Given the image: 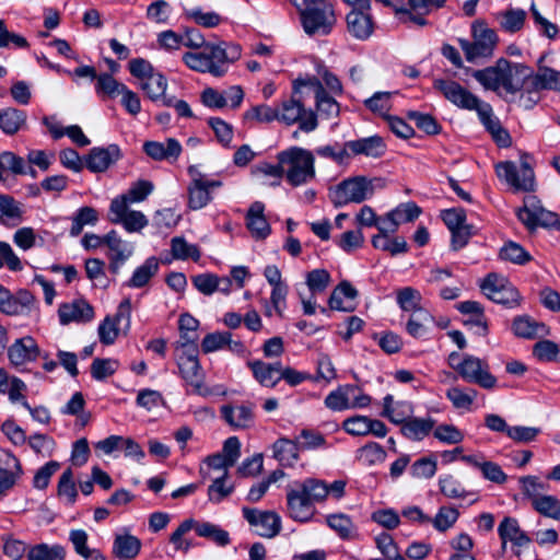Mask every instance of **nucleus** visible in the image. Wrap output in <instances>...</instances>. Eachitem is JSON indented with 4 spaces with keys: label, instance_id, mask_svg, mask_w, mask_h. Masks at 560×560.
<instances>
[{
    "label": "nucleus",
    "instance_id": "nucleus-1",
    "mask_svg": "<svg viewBox=\"0 0 560 560\" xmlns=\"http://www.w3.org/2000/svg\"><path fill=\"white\" fill-rule=\"evenodd\" d=\"M471 74L486 90L498 92L502 89L506 94L512 95L523 91L520 100L524 102V105L528 104L532 69L524 63L500 58L494 66L472 70Z\"/></svg>",
    "mask_w": 560,
    "mask_h": 560
},
{
    "label": "nucleus",
    "instance_id": "nucleus-2",
    "mask_svg": "<svg viewBox=\"0 0 560 560\" xmlns=\"http://www.w3.org/2000/svg\"><path fill=\"white\" fill-rule=\"evenodd\" d=\"M285 497L288 515L296 522H308L315 514V504L327 499L326 482L316 478L295 481L287 488Z\"/></svg>",
    "mask_w": 560,
    "mask_h": 560
},
{
    "label": "nucleus",
    "instance_id": "nucleus-3",
    "mask_svg": "<svg viewBox=\"0 0 560 560\" xmlns=\"http://www.w3.org/2000/svg\"><path fill=\"white\" fill-rule=\"evenodd\" d=\"M283 166L285 180L293 187L306 185L315 178L314 154L301 147H291L277 154Z\"/></svg>",
    "mask_w": 560,
    "mask_h": 560
},
{
    "label": "nucleus",
    "instance_id": "nucleus-4",
    "mask_svg": "<svg viewBox=\"0 0 560 560\" xmlns=\"http://www.w3.org/2000/svg\"><path fill=\"white\" fill-rule=\"evenodd\" d=\"M447 362L464 381L488 390L497 387L498 380L490 372L489 363L486 360L467 353L460 357L458 352H452Z\"/></svg>",
    "mask_w": 560,
    "mask_h": 560
},
{
    "label": "nucleus",
    "instance_id": "nucleus-5",
    "mask_svg": "<svg viewBox=\"0 0 560 560\" xmlns=\"http://www.w3.org/2000/svg\"><path fill=\"white\" fill-rule=\"evenodd\" d=\"M499 38L494 30L482 21L471 24V40L459 38L458 44L468 62H477L493 56Z\"/></svg>",
    "mask_w": 560,
    "mask_h": 560
},
{
    "label": "nucleus",
    "instance_id": "nucleus-6",
    "mask_svg": "<svg viewBox=\"0 0 560 560\" xmlns=\"http://www.w3.org/2000/svg\"><path fill=\"white\" fill-rule=\"evenodd\" d=\"M378 178L354 176L342 180L330 190V199L335 207H343L348 203H361L374 194V183Z\"/></svg>",
    "mask_w": 560,
    "mask_h": 560
},
{
    "label": "nucleus",
    "instance_id": "nucleus-7",
    "mask_svg": "<svg viewBox=\"0 0 560 560\" xmlns=\"http://www.w3.org/2000/svg\"><path fill=\"white\" fill-rule=\"evenodd\" d=\"M303 30L311 36L328 35L336 24L332 7L325 0H315L300 18Z\"/></svg>",
    "mask_w": 560,
    "mask_h": 560
},
{
    "label": "nucleus",
    "instance_id": "nucleus-8",
    "mask_svg": "<svg viewBox=\"0 0 560 560\" xmlns=\"http://www.w3.org/2000/svg\"><path fill=\"white\" fill-rule=\"evenodd\" d=\"M518 220L529 231L541 228H559L560 220L557 213L545 209L536 196L524 198V206L516 212Z\"/></svg>",
    "mask_w": 560,
    "mask_h": 560
},
{
    "label": "nucleus",
    "instance_id": "nucleus-9",
    "mask_svg": "<svg viewBox=\"0 0 560 560\" xmlns=\"http://www.w3.org/2000/svg\"><path fill=\"white\" fill-rule=\"evenodd\" d=\"M527 155L521 159L520 168L514 162L506 161L497 164V175L501 180L520 191L535 190V174L527 161Z\"/></svg>",
    "mask_w": 560,
    "mask_h": 560
},
{
    "label": "nucleus",
    "instance_id": "nucleus-10",
    "mask_svg": "<svg viewBox=\"0 0 560 560\" xmlns=\"http://www.w3.org/2000/svg\"><path fill=\"white\" fill-rule=\"evenodd\" d=\"M278 120L289 126L299 124L300 129L305 132H311L318 126L315 112L306 109L302 97L293 93L289 100L282 102Z\"/></svg>",
    "mask_w": 560,
    "mask_h": 560
},
{
    "label": "nucleus",
    "instance_id": "nucleus-11",
    "mask_svg": "<svg viewBox=\"0 0 560 560\" xmlns=\"http://www.w3.org/2000/svg\"><path fill=\"white\" fill-rule=\"evenodd\" d=\"M480 288L485 295L495 303L510 307L518 304V291L505 278L497 273L488 275Z\"/></svg>",
    "mask_w": 560,
    "mask_h": 560
},
{
    "label": "nucleus",
    "instance_id": "nucleus-12",
    "mask_svg": "<svg viewBox=\"0 0 560 560\" xmlns=\"http://www.w3.org/2000/svg\"><path fill=\"white\" fill-rule=\"evenodd\" d=\"M242 513L256 534L261 537L273 538L281 530V517L273 511H261L244 506Z\"/></svg>",
    "mask_w": 560,
    "mask_h": 560
},
{
    "label": "nucleus",
    "instance_id": "nucleus-13",
    "mask_svg": "<svg viewBox=\"0 0 560 560\" xmlns=\"http://www.w3.org/2000/svg\"><path fill=\"white\" fill-rule=\"evenodd\" d=\"M177 365L185 382L198 395H207L209 390L205 387V374L198 360V352L177 353Z\"/></svg>",
    "mask_w": 560,
    "mask_h": 560
},
{
    "label": "nucleus",
    "instance_id": "nucleus-14",
    "mask_svg": "<svg viewBox=\"0 0 560 560\" xmlns=\"http://www.w3.org/2000/svg\"><path fill=\"white\" fill-rule=\"evenodd\" d=\"M433 88L452 104L464 109L475 110L482 102L455 81L435 79Z\"/></svg>",
    "mask_w": 560,
    "mask_h": 560
},
{
    "label": "nucleus",
    "instance_id": "nucleus-15",
    "mask_svg": "<svg viewBox=\"0 0 560 560\" xmlns=\"http://www.w3.org/2000/svg\"><path fill=\"white\" fill-rule=\"evenodd\" d=\"M542 90L560 91V71L546 66H539L537 72L532 70L528 104H525V108H532L539 101L538 93Z\"/></svg>",
    "mask_w": 560,
    "mask_h": 560
},
{
    "label": "nucleus",
    "instance_id": "nucleus-16",
    "mask_svg": "<svg viewBox=\"0 0 560 560\" xmlns=\"http://www.w3.org/2000/svg\"><path fill=\"white\" fill-rule=\"evenodd\" d=\"M109 220L121 223L128 232H138L148 224V219L141 211L128 210L124 200H112Z\"/></svg>",
    "mask_w": 560,
    "mask_h": 560
},
{
    "label": "nucleus",
    "instance_id": "nucleus-17",
    "mask_svg": "<svg viewBox=\"0 0 560 560\" xmlns=\"http://www.w3.org/2000/svg\"><path fill=\"white\" fill-rule=\"evenodd\" d=\"M104 244L108 247L109 270L117 275L122 265L132 256V244L121 240L116 231H110L104 236Z\"/></svg>",
    "mask_w": 560,
    "mask_h": 560
},
{
    "label": "nucleus",
    "instance_id": "nucleus-18",
    "mask_svg": "<svg viewBox=\"0 0 560 560\" xmlns=\"http://www.w3.org/2000/svg\"><path fill=\"white\" fill-rule=\"evenodd\" d=\"M59 320L61 325L70 323L84 324L94 318L93 306L84 299H75L68 303H62L58 308Z\"/></svg>",
    "mask_w": 560,
    "mask_h": 560
},
{
    "label": "nucleus",
    "instance_id": "nucleus-19",
    "mask_svg": "<svg viewBox=\"0 0 560 560\" xmlns=\"http://www.w3.org/2000/svg\"><path fill=\"white\" fill-rule=\"evenodd\" d=\"M120 158L121 151L117 144H109L106 148H93L86 155L85 165L93 173H102Z\"/></svg>",
    "mask_w": 560,
    "mask_h": 560
},
{
    "label": "nucleus",
    "instance_id": "nucleus-20",
    "mask_svg": "<svg viewBox=\"0 0 560 560\" xmlns=\"http://www.w3.org/2000/svg\"><path fill=\"white\" fill-rule=\"evenodd\" d=\"M486 129L491 133L493 140L500 147H508L511 143L509 132L501 126L499 119L493 115L490 104L481 102L475 109Z\"/></svg>",
    "mask_w": 560,
    "mask_h": 560
},
{
    "label": "nucleus",
    "instance_id": "nucleus-21",
    "mask_svg": "<svg viewBox=\"0 0 560 560\" xmlns=\"http://www.w3.org/2000/svg\"><path fill=\"white\" fill-rule=\"evenodd\" d=\"M203 48L209 60L213 65L221 66L223 69V75L228 71V65L238 60L241 57V47L237 44H206Z\"/></svg>",
    "mask_w": 560,
    "mask_h": 560
},
{
    "label": "nucleus",
    "instance_id": "nucleus-22",
    "mask_svg": "<svg viewBox=\"0 0 560 560\" xmlns=\"http://www.w3.org/2000/svg\"><path fill=\"white\" fill-rule=\"evenodd\" d=\"M265 205L260 201H255L250 205L246 214V226L252 236L256 240L266 238L270 232V225L264 215Z\"/></svg>",
    "mask_w": 560,
    "mask_h": 560
},
{
    "label": "nucleus",
    "instance_id": "nucleus-23",
    "mask_svg": "<svg viewBox=\"0 0 560 560\" xmlns=\"http://www.w3.org/2000/svg\"><path fill=\"white\" fill-rule=\"evenodd\" d=\"M366 10H355L347 14V28L351 36L357 39H368L374 30V23Z\"/></svg>",
    "mask_w": 560,
    "mask_h": 560
},
{
    "label": "nucleus",
    "instance_id": "nucleus-24",
    "mask_svg": "<svg viewBox=\"0 0 560 560\" xmlns=\"http://www.w3.org/2000/svg\"><path fill=\"white\" fill-rule=\"evenodd\" d=\"M39 355V348L32 337H24L14 341L8 350V357L12 364L21 365L34 361Z\"/></svg>",
    "mask_w": 560,
    "mask_h": 560
},
{
    "label": "nucleus",
    "instance_id": "nucleus-25",
    "mask_svg": "<svg viewBox=\"0 0 560 560\" xmlns=\"http://www.w3.org/2000/svg\"><path fill=\"white\" fill-rule=\"evenodd\" d=\"M255 380L262 386L275 387L281 380V363H267L260 360L248 362Z\"/></svg>",
    "mask_w": 560,
    "mask_h": 560
},
{
    "label": "nucleus",
    "instance_id": "nucleus-26",
    "mask_svg": "<svg viewBox=\"0 0 560 560\" xmlns=\"http://www.w3.org/2000/svg\"><path fill=\"white\" fill-rule=\"evenodd\" d=\"M143 150L151 159L162 161L177 159L182 152V145L176 139L170 138L166 142L147 141Z\"/></svg>",
    "mask_w": 560,
    "mask_h": 560
},
{
    "label": "nucleus",
    "instance_id": "nucleus-27",
    "mask_svg": "<svg viewBox=\"0 0 560 560\" xmlns=\"http://www.w3.org/2000/svg\"><path fill=\"white\" fill-rule=\"evenodd\" d=\"M27 115L15 107L0 109V129L7 136L16 135L26 127Z\"/></svg>",
    "mask_w": 560,
    "mask_h": 560
},
{
    "label": "nucleus",
    "instance_id": "nucleus-28",
    "mask_svg": "<svg viewBox=\"0 0 560 560\" xmlns=\"http://www.w3.org/2000/svg\"><path fill=\"white\" fill-rule=\"evenodd\" d=\"M346 147L349 148L353 154H363L370 158H380L386 150L384 140L378 136L348 141L346 142Z\"/></svg>",
    "mask_w": 560,
    "mask_h": 560
},
{
    "label": "nucleus",
    "instance_id": "nucleus-29",
    "mask_svg": "<svg viewBox=\"0 0 560 560\" xmlns=\"http://www.w3.org/2000/svg\"><path fill=\"white\" fill-rule=\"evenodd\" d=\"M221 413L224 420L234 428L245 429L253 422V408L246 405L235 407L222 406Z\"/></svg>",
    "mask_w": 560,
    "mask_h": 560
},
{
    "label": "nucleus",
    "instance_id": "nucleus-30",
    "mask_svg": "<svg viewBox=\"0 0 560 560\" xmlns=\"http://www.w3.org/2000/svg\"><path fill=\"white\" fill-rule=\"evenodd\" d=\"M141 549V541L132 535H117L114 540L113 553L119 560H131Z\"/></svg>",
    "mask_w": 560,
    "mask_h": 560
},
{
    "label": "nucleus",
    "instance_id": "nucleus-31",
    "mask_svg": "<svg viewBox=\"0 0 560 560\" xmlns=\"http://www.w3.org/2000/svg\"><path fill=\"white\" fill-rule=\"evenodd\" d=\"M184 62L192 70L199 72H209L212 75L220 78L223 75V69L219 65H213L205 50L199 52H186L183 57Z\"/></svg>",
    "mask_w": 560,
    "mask_h": 560
},
{
    "label": "nucleus",
    "instance_id": "nucleus-32",
    "mask_svg": "<svg viewBox=\"0 0 560 560\" xmlns=\"http://www.w3.org/2000/svg\"><path fill=\"white\" fill-rule=\"evenodd\" d=\"M211 195L203 184V176L194 177L188 186V207L191 210H199L211 201Z\"/></svg>",
    "mask_w": 560,
    "mask_h": 560
},
{
    "label": "nucleus",
    "instance_id": "nucleus-33",
    "mask_svg": "<svg viewBox=\"0 0 560 560\" xmlns=\"http://www.w3.org/2000/svg\"><path fill=\"white\" fill-rule=\"evenodd\" d=\"M299 450L296 442L285 438L278 439L272 445L273 457L281 465H293L299 459Z\"/></svg>",
    "mask_w": 560,
    "mask_h": 560
},
{
    "label": "nucleus",
    "instance_id": "nucleus-34",
    "mask_svg": "<svg viewBox=\"0 0 560 560\" xmlns=\"http://www.w3.org/2000/svg\"><path fill=\"white\" fill-rule=\"evenodd\" d=\"M435 421L432 418H410L401 427V433L411 440H422L433 429Z\"/></svg>",
    "mask_w": 560,
    "mask_h": 560
},
{
    "label": "nucleus",
    "instance_id": "nucleus-35",
    "mask_svg": "<svg viewBox=\"0 0 560 560\" xmlns=\"http://www.w3.org/2000/svg\"><path fill=\"white\" fill-rule=\"evenodd\" d=\"M432 323L433 316L428 310H418L415 313H410L406 330L411 337L421 338L428 332L429 326Z\"/></svg>",
    "mask_w": 560,
    "mask_h": 560
},
{
    "label": "nucleus",
    "instance_id": "nucleus-36",
    "mask_svg": "<svg viewBox=\"0 0 560 560\" xmlns=\"http://www.w3.org/2000/svg\"><path fill=\"white\" fill-rule=\"evenodd\" d=\"M326 523L341 539H352L357 536L355 525L347 514H329Z\"/></svg>",
    "mask_w": 560,
    "mask_h": 560
},
{
    "label": "nucleus",
    "instance_id": "nucleus-37",
    "mask_svg": "<svg viewBox=\"0 0 560 560\" xmlns=\"http://www.w3.org/2000/svg\"><path fill=\"white\" fill-rule=\"evenodd\" d=\"M159 270V260L155 257H149L143 265L139 266L132 277L126 283L129 288H142Z\"/></svg>",
    "mask_w": 560,
    "mask_h": 560
},
{
    "label": "nucleus",
    "instance_id": "nucleus-38",
    "mask_svg": "<svg viewBox=\"0 0 560 560\" xmlns=\"http://www.w3.org/2000/svg\"><path fill=\"white\" fill-rule=\"evenodd\" d=\"M194 529L196 530L198 536L205 537L215 542L218 546L224 547L230 544L229 533L215 524L208 522H195Z\"/></svg>",
    "mask_w": 560,
    "mask_h": 560
},
{
    "label": "nucleus",
    "instance_id": "nucleus-39",
    "mask_svg": "<svg viewBox=\"0 0 560 560\" xmlns=\"http://www.w3.org/2000/svg\"><path fill=\"white\" fill-rule=\"evenodd\" d=\"M141 90L152 101H159L164 96L167 89V80L160 72H153L140 83Z\"/></svg>",
    "mask_w": 560,
    "mask_h": 560
},
{
    "label": "nucleus",
    "instance_id": "nucleus-40",
    "mask_svg": "<svg viewBox=\"0 0 560 560\" xmlns=\"http://www.w3.org/2000/svg\"><path fill=\"white\" fill-rule=\"evenodd\" d=\"M10 172L13 175H24L27 173L26 163L23 158L11 151L0 153V182H3L4 173Z\"/></svg>",
    "mask_w": 560,
    "mask_h": 560
},
{
    "label": "nucleus",
    "instance_id": "nucleus-41",
    "mask_svg": "<svg viewBox=\"0 0 560 560\" xmlns=\"http://www.w3.org/2000/svg\"><path fill=\"white\" fill-rule=\"evenodd\" d=\"M545 329L544 324L533 320L528 316H518L512 324L513 332L521 338L534 339Z\"/></svg>",
    "mask_w": 560,
    "mask_h": 560
},
{
    "label": "nucleus",
    "instance_id": "nucleus-42",
    "mask_svg": "<svg viewBox=\"0 0 560 560\" xmlns=\"http://www.w3.org/2000/svg\"><path fill=\"white\" fill-rule=\"evenodd\" d=\"M532 505L542 516L560 521V500L553 495L535 497Z\"/></svg>",
    "mask_w": 560,
    "mask_h": 560
},
{
    "label": "nucleus",
    "instance_id": "nucleus-43",
    "mask_svg": "<svg viewBox=\"0 0 560 560\" xmlns=\"http://www.w3.org/2000/svg\"><path fill=\"white\" fill-rule=\"evenodd\" d=\"M445 395L455 409L469 410L477 397V390L474 388L465 390L459 386H453L446 390Z\"/></svg>",
    "mask_w": 560,
    "mask_h": 560
},
{
    "label": "nucleus",
    "instance_id": "nucleus-44",
    "mask_svg": "<svg viewBox=\"0 0 560 560\" xmlns=\"http://www.w3.org/2000/svg\"><path fill=\"white\" fill-rule=\"evenodd\" d=\"M98 221V213L92 207L80 208L72 219V225L70 229L71 236H78L85 225H95Z\"/></svg>",
    "mask_w": 560,
    "mask_h": 560
},
{
    "label": "nucleus",
    "instance_id": "nucleus-45",
    "mask_svg": "<svg viewBox=\"0 0 560 560\" xmlns=\"http://www.w3.org/2000/svg\"><path fill=\"white\" fill-rule=\"evenodd\" d=\"M153 184L145 179L133 183L128 191L114 200H124L126 205L143 201L152 191Z\"/></svg>",
    "mask_w": 560,
    "mask_h": 560
},
{
    "label": "nucleus",
    "instance_id": "nucleus-46",
    "mask_svg": "<svg viewBox=\"0 0 560 560\" xmlns=\"http://www.w3.org/2000/svg\"><path fill=\"white\" fill-rule=\"evenodd\" d=\"M0 214L1 222L5 225H10L9 220L21 221L23 217V210L20 203L10 195H0Z\"/></svg>",
    "mask_w": 560,
    "mask_h": 560
},
{
    "label": "nucleus",
    "instance_id": "nucleus-47",
    "mask_svg": "<svg viewBox=\"0 0 560 560\" xmlns=\"http://www.w3.org/2000/svg\"><path fill=\"white\" fill-rule=\"evenodd\" d=\"M372 245L374 248L388 252L393 256L404 254L408 250V244L404 237L389 238V236H373Z\"/></svg>",
    "mask_w": 560,
    "mask_h": 560
},
{
    "label": "nucleus",
    "instance_id": "nucleus-48",
    "mask_svg": "<svg viewBox=\"0 0 560 560\" xmlns=\"http://www.w3.org/2000/svg\"><path fill=\"white\" fill-rule=\"evenodd\" d=\"M316 101V116L319 115L322 118L331 119L339 115L340 107L338 102L328 95L326 91L320 95L315 96Z\"/></svg>",
    "mask_w": 560,
    "mask_h": 560
},
{
    "label": "nucleus",
    "instance_id": "nucleus-49",
    "mask_svg": "<svg viewBox=\"0 0 560 560\" xmlns=\"http://www.w3.org/2000/svg\"><path fill=\"white\" fill-rule=\"evenodd\" d=\"M420 292L411 287H406L397 293V303L405 312L415 313L418 310H424L420 306Z\"/></svg>",
    "mask_w": 560,
    "mask_h": 560
},
{
    "label": "nucleus",
    "instance_id": "nucleus-50",
    "mask_svg": "<svg viewBox=\"0 0 560 560\" xmlns=\"http://www.w3.org/2000/svg\"><path fill=\"white\" fill-rule=\"evenodd\" d=\"M459 517V512L457 509L453 506H441L430 522L433 524L434 528L439 532H446L457 522Z\"/></svg>",
    "mask_w": 560,
    "mask_h": 560
},
{
    "label": "nucleus",
    "instance_id": "nucleus-51",
    "mask_svg": "<svg viewBox=\"0 0 560 560\" xmlns=\"http://www.w3.org/2000/svg\"><path fill=\"white\" fill-rule=\"evenodd\" d=\"M125 88V84L118 82L113 78V75L108 73H102L96 78L95 90L100 95H106L113 98L117 95H120L122 89Z\"/></svg>",
    "mask_w": 560,
    "mask_h": 560
},
{
    "label": "nucleus",
    "instance_id": "nucleus-52",
    "mask_svg": "<svg viewBox=\"0 0 560 560\" xmlns=\"http://www.w3.org/2000/svg\"><path fill=\"white\" fill-rule=\"evenodd\" d=\"M229 476V471H224V475H219L213 478L212 483L208 488V498L210 501L219 503L233 492V485H226L225 480Z\"/></svg>",
    "mask_w": 560,
    "mask_h": 560
},
{
    "label": "nucleus",
    "instance_id": "nucleus-53",
    "mask_svg": "<svg viewBox=\"0 0 560 560\" xmlns=\"http://www.w3.org/2000/svg\"><path fill=\"white\" fill-rule=\"evenodd\" d=\"M393 93L392 92H376L374 93L370 98H366L364 101V105L366 108H369L372 113L378 114L386 118L387 113L392 108L390 98Z\"/></svg>",
    "mask_w": 560,
    "mask_h": 560
},
{
    "label": "nucleus",
    "instance_id": "nucleus-54",
    "mask_svg": "<svg viewBox=\"0 0 560 560\" xmlns=\"http://www.w3.org/2000/svg\"><path fill=\"white\" fill-rule=\"evenodd\" d=\"M119 368V362L115 359L96 358L91 364V375L96 381H103L113 375Z\"/></svg>",
    "mask_w": 560,
    "mask_h": 560
},
{
    "label": "nucleus",
    "instance_id": "nucleus-55",
    "mask_svg": "<svg viewBox=\"0 0 560 560\" xmlns=\"http://www.w3.org/2000/svg\"><path fill=\"white\" fill-rule=\"evenodd\" d=\"M34 296L27 290H21L16 295L11 294L9 315H23L30 312Z\"/></svg>",
    "mask_w": 560,
    "mask_h": 560
},
{
    "label": "nucleus",
    "instance_id": "nucleus-56",
    "mask_svg": "<svg viewBox=\"0 0 560 560\" xmlns=\"http://www.w3.org/2000/svg\"><path fill=\"white\" fill-rule=\"evenodd\" d=\"M352 389L348 386H339L336 390L329 393L325 398V406L332 411H342L351 408V402L347 400V395Z\"/></svg>",
    "mask_w": 560,
    "mask_h": 560
},
{
    "label": "nucleus",
    "instance_id": "nucleus-57",
    "mask_svg": "<svg viewBox=\"0 0 560 560\" xmlns=\"http://www.w3.org/2000/svg\"><path fill=\"white\" fill-rule=\"evenodd\" d=\"M526 12L522 9H511L502 13L501 27L509 33L518 32L525 22Z\"/></svg>",
    "mask_w": 560,
    "mask_h": 560
},
{
    "label": "nucleus",
    "instance_id": "nucleus-58",
    "mask_svg": "<svg viewBox=\"0 0 560 560\" xmlns=\"http://www.w3.org/2000/svg\"><path fill=\"white\" fill-rule=\"evenodd\" d=\"M503 260L523 265L530 260V255L517 243L509 242L500 250Z\"/></svg>",
    "mask_w": 560,
    "mask_h": 560
},
{
    "label": "nucleus",
    "instance_id": "nucleus-59",
    "mask_svg": "<svg viewBox=\"0 0 560 560\" xmlns=\"http://www.w3.org/2000/svg\"><path fill=\"white\" fill-rule=\"evenodd\" d=\"M385 457L386 453L384 448L375 442L368 443L358 450V458L369 466L384 462Z\"/></svg>",
    "mask_w": 560,
    "mask_h": 560
},
{
    "label": "nucleus",
    "instance_id": "nucleus-60",
    "mask_svg": "<svg viewBox=\"0 0 560 560\" xmlns=\"http://www.w3.org/2000/svg\"><path fill=\"white\" fill-rule=\"evenodd\" d=\"M172 254L176 259L192 258L197 261L200 258V252L196 245L188 244L183 237L172 240Z\"/></svg>",
    "mask_w": 560,
    "mask_h": 560
},
{
    "label": "nucleus",
    "instance_id": "nucleus-61",
    "mask_svg": "<svg viewBox=\"0 0 560 560\" xmlns=\"http://www.w3.org/2000/svg\"><path fill=\"white\" fill-rule=\"evenodd\" d=\"M329 283L330 275L325 269H314L306 276V284L312 294L324 292Z\"/></svg>",
    "mask_w": 560,
    "mask_h": 560
},
{
    "label": "nucleus",
    "instance_id": "nucleus-62",
    "mask_svg": "<svg viewBox=\"0 0 560 560\" xmlns=\"http://www.w3.org/2000/svg\"><path fill=\"white\" fill-rule=\"evenodd\" d=\"M58 494L67 499L68 503L73 504L75 502L78 491L73 481V474L71 469H66L60 476L58 482Z\"/></svg>",
    "mask_w": 560,
    "mask_h": 560
},
{
    "label": "nucleus",
    "instance_id": "nucleus-63",
    "mask_svg": "<svg viewBox=\"0 0 560 560\" xmlns=\"http://www.w3.org/2000/svg\"><path fill=\"white\" fill-rule=\"evenodd\" d=\"M65 550L60 546L38 545L28 553V560H63Z\"/></svg>",
    "mask_w": 560,
    "mask_h": 560
},
{
    "label": "nucleus",
    "instance_id": "nucleus-64",
    "mask_svg": "<svg viewBox=\"0 0 560 560\" xmlns=\"http://www.w3.org/2000/svg\"><path fill=\"white\" fill-rule=\"evenodd\" d=\"M408 117L415 121L419 129L423 130L428 135H438L441 130V126L438 124L435 118L429 114L411 110L408 113Z\"/></svg>",
    "mask_w": 560,
    "mask_h": 560
}]
</instances>
